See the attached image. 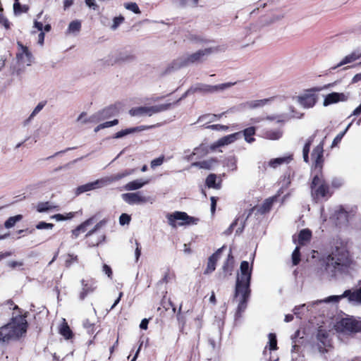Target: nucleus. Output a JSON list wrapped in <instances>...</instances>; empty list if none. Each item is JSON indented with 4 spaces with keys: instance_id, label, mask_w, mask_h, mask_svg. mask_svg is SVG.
Wrapping results in <instances>:
<instances>
[{
    "instance_id": "61",
    "label": "nucleus",
    "mask_w": 361,
    "mask_h": 361,
    "mask_svg": "<svg viewBox=\"0 0 361 361\" xmlns=\"http://www.w3.org/2000/svg\"><path fill=\"white\" fill-rule=\"evenodd\" d=\"M44 105L42 104H38L37 106L34 109L32 112L30 114V118L34 117L37 115L43 108Z\"/></svg>"
},
{
    "instance_id": "31",
    "label": "nucleus",
    "mask_w": 361,
    "mask_h": 361,
    "mask_svg": "<svg viewBox=\"0 0 361 361\" xmlns=\"http://www.w3.org/2000/svg\"><path fill=\"white\" fill-rule=\"evenodd\" d=\"M312 237V232L307 229H302L298 235V243L300 245H305L307 243H308Z\"/></svg>"
},
{
    "instance_id": "8",
    "label": "nucleus",
    "mask_w": 361,
    "mask_h": 361,
    "mask_svg": "<svg viewBox=\"0 0 361 361\" xmlns=\"http://www.w3.org/2000/svg\"><path fill=\"white\" fill-rule=\"evenodd\" d=\"M171 104H163L154 106H139L130 110L132 116H152L160 111H166L171 107Z\"/></svg>"
},
{
    "instance_id": "1",
    "label": "nucleus",
    "mask_w": 361,
    "mask_h": 361,
    "mask_svg": "<svg viewBox=\"0 0 361 361\" xmlns=\"http://www.w3.org/2000/svg\"><path fill=\"white\" fill-rule=\"evenodd\" d=\"M240 273L238 275L234 300L238 302L235 316L240 317L247 307V302L250 296V283L252 269L247 261H243L240 267Z\"/></svg>"
},
{
    "instance_id": "29",
    "label": "nucleus",
    "mask_w": 361,
    "mask_h": 361,
    "mask_svg": "<svg viewBox=\"0 0 361 361\" xmlns=\"http://www.w3.org/2000/svg\"><path fill=\"white\" fill-rule=\"evenodd\" d=\"M221 114H205L199 117L197 122L203 125L214 122L222 116Z\"/></svg>"
},
{
    "instance_id": "64",
    "label": "nucleus",
    "mask_w": 361,
    "mask_h": 361,
    "mask_svg": "<svg viewBox=\"0 0 361 361\" xmlns=\"http://www.w3.org/2000/svg\"><path fill=\"white\" fill-rule=\"evenodd\" d=\"M103 271L108 276L109 278H111L112 271L110 267L107 264L103 265Z\"/></svg>"
},
{
    "instance_id": "23",
    "label": "nucleus",
    "mask_w": 361,
    "mask_h": 361,
    "mask_svg": "<svg viewBox=\"0 0 361 361\" xmlns=\"http://www.w3.org/2000/svg\"><path fill=\"white\" fill-rule=\"evenodd\" d=\"M361 58V52L359 51H353L350 53V54L345 56L342 61L338 63L336 66L333 67V69H336L338 67H340L341 66L353 63L355 61Z\"/></svg>"
},
{
    "instance_id": "5",
    "label": "nucleus",
    "mask_w": 361,
    "mask_h": 361,
    "mask_svg": "<svg viewBox=\"0 0 361 361\" xmlns=\"http://www.w3.org/2000/svg\"><path fill=\"white\" fill-rule=\"evenodd\" d=\"M336 330L344 334L357 333L361 331V321L353 317H345L337 322Z\"/></svg>"
},
{
    "instance_id": "2",
    "label": "nucleus",
    "mask_w": 361,
    "mask_h": 361,
    "mask_svg": "<svg viewBox=\"0 0 361 361\" xmlns=\"http://www.w3.org/2000/svg\"><path fill=\"white\" fill-rule=\"evenodd\" d=\"M27 328V322L25 316L13 317L8 324L0 328L1 339H3V343L18 339L25 334Z\"/></svg>"
},
{
    "instance_id": "60",
    "label": "nucleus",
    "mask_w": 361,
    "mask_h": 361,
    "mask_svg": "<svg viewBox=\"0 0 361 361\" xmlns=\"http://www.w3.org/2000/svg\"><path fill=\"white\" fill-rule=\"evenodd\" d=\"M85 1L86 5L93 10H96L98 7L94 0H85Z\"/></svg>"
},
{
    "instance_id": "46",
    "label": "nucleus",
    "mask_w": 361,
    "mask_h": 361,
    "mask_svg": "<svg viewBox=\"0 0 361 361\" xmlns=\"http://www.w3.org/2000/svg\"><path fill=\"white\" fill-rule=\"evenodd\" d=\"M124 7L127 10L131 11L136 14L141 13L137 4L135 2L126 3L124 4Z\"/></svg>"
},
{
    "instance_id": "36",
    "label": "nucleus",
    "mask_w": 361,
    "mask_h": 361,
    "mask_svg": "<svg viewBox=\"0 0 361 361\" xmlns=\"http://www.w3.org/2000/svg\"><path fill=\"white\" fill-rule=\"evenodd\" d=\"M283 131L279 129L267 130L264 134V137L271 140H277L282 137Z\"/></svg>"
},
{
    "instance_id": "53",
    "label": "nucleus",
    "mask_w": 361,
    "mask_h": 361,
    "mask_svg": "<svg viewBox=\"0 0 361 361\" xmlns=\"http://www.w3.org/2000/svg\"><path fill=\"white\" fill-rule=\"evenodd\" d=\"M130 216L127 214H122L119 217V223L121 225H128L130 221Z\"/></svg>"
},
{
    "instance_id": "51",
    "label": "nucleus",
    "mask_w": 361,
    "mask_h": 361,
    "mask_svg": "<svg viewBox=\"0 0 361 361\" xmlns=\"http://www.w3.org/2000/svg\"><path fill=\"white\" fill-rule=\"evenodd\" d=\"M78 261V256L74 255L68 254L66 257V259L65 260V265L68 267H70L73 262H75Z\"/></svg>"
},
{
    "instance_id": "30",
    "label": "nucleus",
    "mask_w": 361,
    "mask_h": 361,
    "mask_svg": "<svg viewBox=\"0 0 361 361\" xmlns=\"http://www.w3.org/2000/svg\"><path fill=\"white\" fill-rule=\"evenodd\" d=\"M57 208V206L54 205L52 203L49 202H39L36 206V209L39 213L47 212L56 209Z\"/></svg>"
},
{
    "instance_id": "39",
    "label": "nucleus",
    "mask_w": 361,
    "mask_h": 361,
    "mask_svg": "<svg viewBox=\"0 0 361 361\" xmlns=\"http://www.w3.org/2000/svg\"><path fill=\"white\" fill-rule=\"evenodd\" d=\"M233 258L231 255V252L230 251L229 254L228 255V257L226 259V262L224 263L223 266V270L224 272V277L226 276V274H228L229 275L231 274V271L233 268Z\"/></svg>"
},
{
    "instance_id": "63",
    "label": "nucleus",
    "mask_w": 361,
    "mask_h": 361,
    "mask_svg": "<svg viewBox=\"0 0 361 361\" xmlns=\"http://www.w3.org/2000/svg\"><path fill=\"white\" fill-rule=\"evenodd\" d=\"M75 0H63V8L64 11L68 9L74 3Z\"/></svg>"
},
{
    "instance_id": "37",
    "label": "nucleus",
    "mask_w": 361,
    "mask_h": 361,
    "mask_svg": "<svg viewBox=\"0 0 361 361\" xmlns=\"http://www.w3.org/2000/svg\"><path fill=\"white\" fill-rule=\"evenodd\" d=\"M94 221V218H90L89 219L84 221L80 226H78L75 230L73 231V235L77 238L80 232H85L86 227L90 226Z\"/></svg>"
},
{
    "instance_id": "15",
    "label": "nucleus",
    "mask_w": 361,
    "mask_h": 361,
    "mask_svg": "<svg viewBox=\"0 0 361 361\" xmlns=\"http://www.w3.org/2000/svg\"><path fill=\"white\" fill-rule=\"evenodd\" d=\"M104 178L96 180L93 182L78 186L75 191L76 195H79L83 192L91 191L105 186Z\"/></svg>"
},
{
    "instance_id": "52",
    "label": "nucleus",
    "mask_w": 361,
    "mask_h": 361,
    "mask_svg": "<svg viewBox=\"0 0 361 361\" xmlns=\"http://www.w3.org/2000/svg\"><path fill=\"white\" fill-rule=\"evenodd\" d=\"M164 156H161L157 159H153L150 163L151 168L154 169L157 166H161L164 163Z\"/></svg>"
},
{
    "instance_id": "24",
    "label": "nucleus",
    "mask_w": 361,
    "mask_h": 361,
    "mask_svg": "<svg viewBox=\"0 0 361 361\" xmlns=\"http://www.w3.org/2000/svg\"><path fill=\"white\" fill-rule=\"evenodd\" d=\"M217 164V160L214 158H211L202 161L193 162L191 166L198 167L200 169L210 170L212 169Z\"/></svg>"
},
{
    "instance_id": "59",
    "label": "nucleus",
    "mask_w": 361,
    "mask_h": 361,
    "mask_svg": "<svg viewBox=\"0 0 361 361\" xmlns=\"http://www.w3.org/2000/svg\"><path fill=\"white\" fill-rule=\"evenodd\" d=\"M207 128L212 129V130H228V127L227 126H223V125H212L207 127Z\"/></svg>"
},
{
    "instance_id": "13",
    "label": "nucleus",
    "mask_w": 361,
    "mask_h": 361,
    "mask_svg": "<svg viewBox=\"0 0 361 361\" xmlns=\"http://www.w3.org/2000/svg\"><path fill=\"white\" fill-rule=\"evenodd\" d=\"M311 92L312 90H309L306 93L296 97V102L303 108H312L317 102V95Z\"/></svg>"
},
{
    "instance_id": "33",
    "label": "nucleus",
    "mask_w": 361,
    "mask_h": 361,
    "mask_svg": "<svg viewBox=\"0 0 361 361\" xmlns=\"http://www.w3.org/2000/svg\"><path fill=\"white\" fill-rule=\"evenodd\" d=\"M216 175L214 173L209 174L207 178L205 183L208 188L214 189H219L221 188V181L216 182Z\"/></svg>"
},
{
    "instance_id": "48",
    "label": "nucleus",
    "mask_w": 361,
    "mask_h": 361,
    "mask_svg": "<svg viewBox=\"0 0 361 361\" xmlns=\"http://www.w3.org/2000/svg\"><path fill=\"white\" fill-rule=\"evenodd\" d=\"M107 223V219H104L102 221H100L99 223H97L94 228L90 230L87 234L86 236H90L92 235L94 232H96L97 230L100 229L102 226H104Z\"/></svg>"
},
{
    "instance_id": "17",
    "label": "nucleus",
    "mask_w": 361,
    "mask_h": 361,
    "mask_svg": "<svg viewBox=\"0 0 361 361\" xmlns=\"http://www.w3.org/2000/svg\"><path fill=\"white\" fill-rule=\"evenodd\" d=\"M18 46L20 48L19 52L17 54L18 60L23 64L30 65L31 63V54L27 48L19 42H18Z\"/></svg>"
},
{
    "instance_id": "38",
    "label": "nucleus",
    "mask_w": 361,
    "mask_h": 361,
    "mask_svg": "<svg viewBox=\"0 0 361 361\" xmlns=\"http://www.w3.org/2000/svg\"><path fill=\"white\" fill-rule=\"evenodd\" d=\"M150 127L141 126V127H139V128H128V129L123 130L117 132L115 134L114 137L115 138H120V137H123V136H125L126 135H128V134H130L131 133H134V132H136V131H140V130L148 129Z\"/></svg>"
},
{
    "instance_id": "34",
    "label": "nucleus",
    "mask_w": 361,
    "mask_h": 361,
    "mask_svg": "<svg viewBox=\"0 0 361 361\" xmlns=\"http://www.w3.org/2000/svg\"><path fill=\"white\" fill-rule=\"evenodd\" d=\"M59 333L66 338L69 339L73 336V332L71 330L65 319H63L62 324L59 328Z\"/></svg>"
},
{
    "instance_id": "40",
    "label": "nucleus",
    "mask_w": 361,
    "mask_h": 361,
    "mask_svg": "<svg viewBox=\"0 0 361 361\" xmlns=\"http://www.w3.org/2000/svg\"><path fill=\"white\" fill-rule=\"evenodd\" d=\"M255 127H249L242 131L247 142L252 143L255 141V138L252 136L255 133Z\"/></svg>"
},
{
    "instance_id": "49",
    "label": "nucleus",
    "mask_w": 361,
    "mask_h": 361,
    "mask_svg": "<svg viewBox=\"0 0 361 361\" xmlns=\"http://www.w3.org/2000/svg\"><path fill=\"white\" fill-rule=\"evenodd\" d=\"M351 125H352V123H349L343 132H342L336 135V137L333 140L332 145H331L332 147L336 146L338 142H340V141L343 138V135L346 133V132L348 131V130L349 129V128L350 127Z\"/></svg>"
},
{
    "instance_id": "45",
    "label": "nucleus",
    "mask_w": 361,
    "mask_h": 361,
    "mask_svg": "<svg viewBox=\"0 0 361 361\" xmlns=\"http://www.w3.org/2000/svg\"><path fill=\"white\" fill-rule=\"evenodd\" d=\"M125 20V18L123 16L120 15L119 16L114 17L113 18L112 24L110 26V28L112 30H116L118 27L120 25H121Z\"/></svg>"
},
{
    "instance_id": "3",
    "label": "nucleus",
    "mask_w": 361,
    "mask_h": 361,
    "mask_svg": "<svg viewBox=\"0 0 361 361\" xmlns=\"http://www.w3.org/2000/svg\"><path fill=\"white\" fill-rule=\"evenodd\" d=\"M212 52H214V49L212 48H208L199 50L190 55L187 54L180 56L168 65L164 73H170L172 71L178 70L192 63L200 62L204 58V56L209 55Z\"/></svg>"
},
{
    "instance_id": "35",
    "label": "nucleus",
    "mask_w": 361,
    "mask_h": 361,
    "mask_svg": "<svg viewBox=\"0 0 361 361\" xmlns=\"http://www.w3.org/2000/svg\"><path fill=\"white\" fill-rule=\"evenodd\" d=\"M276 196H273L267 199L260 207L259 212L262 214L268 212L271 209L274 202L276 201Z\"/></svg>"
},
{
    "instance_id": "42",
    "label": "nucleus",
    "mask_w": 361,
    "mask_h": 361,
    "mask_svg": "<svg viewBox=\"0 0 361 361\" xmlns=\"http://www.w3.org/2000/svg\"><path fill=\"white\" fill-rule=\"evenodd\" d=\"M23 219V216L20 215V214H18V215H16V216H11V217H9L5 222L4 224V226L6 228H12L13 226H14V225L16 224V223H17L18 221H20L21 219Z\"/></svg>"
},
{
    "instance_id": "57",
    "label": "nucleus",
    "mask_w": 361,
    "mask_h": 361,
    "mask_svg": "<svg viewBox=\"0 0 361 361\" xmlns=\"http://www.w3.org/2000/svg\"><path fill=\"white\" fill-rule=\"evenodd\" d=\"M2 8L0 9V24L4 25L6 29L10 27V23L8 20L1 14Z\"/></svg>"
},
{
    "instance_id": "20",
    "label": "nucleus",
    "mask_w": 361,
    "mask_h": 361,
    "mask_svg": "<svg viewBox=\"0 0 361 361\" xmlns=\"http://www.w3.org/2000/svg\"><path fill=\"white\" fill-rule=\"evenodd\" d=\"M224 246L221 247V248L218 249L217 251L214 253L208 259L207 262V267L205 270V274H209L215 270L216 267V262H217L218 259L220 257V255L223 250L224 249Z\"/></svg>"
},
{
    "instance_id": "21",
    "label": "nucleus",
    "mask_w": 361,
    "mask_h": 361,
    "mask_svg": "<svg viewBox=\"0 0 361 361\" xmlns=\"http://www.w3.org/2000/svg\"><path fill=\"white\" fill-rule=\"evenodd\" d=\"M149 179H136L132 181L128 182L127 184L125 185L124 189L126 190L132 191V190H136L142 188L144 185L149 183Z\"/></svg>"
},
{
    "instance_id": "6",
    "label": "nucleus",
    "mask_w": 361,
    "mask_h": 361,
    "mask_svg": "<svg viewBox=\"0 0 361 361\" xmlns=\"http://www.w3.org/2000/svg\"><path fill=\"white\" fill-rule=\"evenodd\" d=\"M169 224L176 228L177 226L176 221H179V226L185 225H196L197 224L199 219L195 217L188 216L185 212H175L172 214H169L166 216Z\"/></svg>"
},
{
    "instance_id": "19",
    "label": "nucleus",
    "mask_w": 361,
    "mask_h": 361,
    "mask_svg": "<svg viewBox=\"0 0 361 361\" xmlns=\"http://www.w3.org/2000/svg\"><path fill=\"white\" fill-rule=\"evenodd\" d=\"M135 172L134 169H128L125 170L122 172L118 173L116 174L112 175L111 176L103 178L105 185H107L108 184H110L113 182L118 181L126 176H128L131 174H133Z\"/></svg>"
},
{
    "instance_id": "44",
    "label": "nucleus",
    "mask_w": 361,
    "mask_h": 361,
    "mask_svg": "<svg viewBox=\"0 0 361 361\" xmlns=\"http://www.w3.org/2000/svg\"><path fill=\"white\" fill-rule=\"evenodd\" d=\"M134 59V56L128 51H121L118 54L117 61H129Z\"/></svg>"
},
{
    "instance_id": "28",
    "label": "nucleus",
    "mask_w": 361,
    "mask_h": 361,
    "mask_svg": "<svg viewBox=\"0 0 361 361\" xmlns=\"http://www.w3.org/2000/svg\"><path fill=\"white\" fill-rule=\"evenodd\" d=\"M274 97L263 99L253 100L247 102L246 106L250 109H256L262 107L273 100Z\"/></svg>"
},
{
    "instance_id": "10",
    "label": "nucleus",
    "mask_w": 361,
    "mask_h": 361,
    "mask_svg": "<svg viewBox=\"0 0 361 361\" xmlns=\"http://www.w3.org/2000/svg\"><path fill=\"white\" fill-rule=\"evenodd\" d=\"M114 113V109L111 107L104 109L93 115H92L87 119H83L85 116V113H82L78 118V121H80L82 123H98L103 120L110 118Z\"/></svg>"
},
{
    "instance_id": "18",
    "label": "nucleus",
    "mask_w": 361,
    "mask_h": 361,
    "mask_svg": "<svg viewBox=\"0 0 361 361\" xmlns=\"http://www.w3.org/2000/svg\"><path fill=\"white\" fill-rule=\"evenodd\" d=\"M348 99V96L344 93L332 92L326 96L323 104L326 106L338 102H344Z\"/></svg>"
},
{
    "instance_id": "11",
    "label": "nucleus",
    "mask_w": 361,
    "mask_h": 361,
    "mask_svg": "<svg viewBox=\"0 0 361 361\" xmlns=\"http://www.w3.org/2000/svg\"><path fill=\"white\" fill-rule=\"evenodd\" d=\"M312 195L314 198L325 197L329 192L328 185L325 184L322 176L316 175L311 185Z\"/></svg>"
},
{
    "instance_id": "41",
    "label": "nucleus",
    "mask_w": 361,
    "mask_h": 361,
    "mask_svg": "<svg viewBox=\"0 0 361 361\" xmlns=\"http://www.w3.org/2000/svg\"><path fill=\"white\" fill-rule=\"evenodd\" d=\"M208 153L207 147L203 145H200L198 147H195L194 149L193 152L187 157L188 160H191L192 157L195 154H200L201 156H204Z\"/></svg>"
},
{
    "instance_id": "9",
    "label": "nucleus",
    "mask_w": 361,
    "mask_h": 361,
    "mask_svg": "<svg viewBox=\"0 0 361 361\" xmlns=\"http://www.w3.org/2000/svg\"><path fill=\"white\" fill-rule=\"evenodd\" d=\"M360 288L356 291L351 292L350 290H345L341 295H331L327 297L326 298L322 300H318L316 302H334L337 303L340 301L341 299L343 298H348L349 301L350 302H361V281H360Z\"/></svg>"
},
{
    "instance_id": "43",
    "label": "nucleus",
    "mask_w": 361,
    "mask_h": 361,
    "mask_svg": "<svg viewBox=\"0 0 361 361\" xmlns=\"http://www.w3.org/2000/svg\"><path fill=\"white\" fill-rule=\"evenodd\" d=\"M118 123V121L117 119H114V120H113L111 121H106V122H104L103 123H101V124L98 125L94 128V131L95 133H97L98 131H99L102 129L109 128V127H111L113 126H116Z\"/></svg>"
},
{
    "instance_id": "16",
    "label": "nucleus",
    "mask_w": 361,
    "mask_h": 361,
    "mask_svg": "<svg viewBox=\"0 0 361 361\" xmlns=\"http://www.w3.org/2000/svg\"><path fill=\"white\" fill-rule=\"evenodd\" d=\"M241 132L235 133L226 136H224L219 140H218L216 142H214L210 145V149L212 150H215L216 148L223 147L225 145H230L233 142H234L235 140L239 139L240 137Z\"/></svg>"
},
{
    "instance_id": "62",
    "label": "nucleus",
    "mask_w": 361,
    "mask_h": 361,
    "mask_svg": "<svg viewBox=\"0 0 361 361\" xmlns=\"http://www.w3.org/2000/svg\"><path fill=\"white\" fill-rule=\"evenodd\" d=\"M312 140H313V137H310L308 140L307 142L305 145V146L303 147V150H302L303 154H309L310 147V145L312 142Z\"/></svg>"
},
{
    "instance_id": "22",
    "label": "nucleus",
    "mask_w": 361,
    "mask_h": 361,
    "mask_svg": "<svg viewBox=\"0 0 361 361\" xmlns=\"http://www.w3.org/2000/svg\"><path fill=\"white\" fill-rule=\"evenodd\" d=\"M80 283H81L82 288L80 293V300H84L85 298L88 294L94 291V290L96 289V286L94 285V283H90L84 279H82Z\"/></svg>"
},
{
    "instance_id": "55",
    "label": "nucleus",
    "mask_w": 361,
    "mask_h": 361,
    "mask_svg": "<svg viewBox=\"0 0 361 361\" xmlns=\"http://www.w3.org/2000/svg\"><path fill=\"white\" fill-rule=\"evenodd\" d=\"M269 346L271 350H276V336L273 334H269Z\"/></svg>"
},
{
    "instance_id": "4",
    "label": "nucleus",
    "mask_w": 361,
    "mask_h": 361,
    "mask_svg": "<svg viewBox=\"0 0 361 361\" xmlns=\"http://www.w3.org/2000/svg\"><path fill=\"white\" fill-rule=\"evenodd\" d=\"M302 116L303 114L298 113L294 106L288 105L280 114L267 116L265 119L269 121H275L277 124H284L292 118H300Z\"/></svg>"
},
{
    "instance_id": "54",
    "label": "nucleus",
    "mask_w": 361,
    "mask_h": 361,
    "mask_svg": "<svg viewBox=\"0 0 361 361\" xmlns=\"http://www.w3.org/2000/svg\"><path fill=\"white\" fill-rule=\"evenodd\" d=\"M54 227L53 224L50 223H46L44 221H41L39 224L36 225V228L41 230V229H52Z\"/></svg>"
},
{
    "instance_id": "58",
    "label": "nucleus",
    "mask_w": 361,
    "mask_h": 361,
    "mask_svg": "<svg viewBox=\"0 0 361 361\" xmlns=\"http://www.w3.org/2000/svg\"><path fill=\"white\" fill-rule=\"evenodd\" d=\"M11 57V54L9 52H6L0 57V69L2 68L4 65L6 61Z\"/></svg>"
},
{
    "instance_id": "7",
    "label": "nucleus",
    "mask_w": 361,
    "mask_h": 361,
    "mask_svg": "<svg viewBox=\"0 0 361 361\" xmlns=\"http://www.w3.org/2000/svg\"><path fill=\"white\" fill-rule=\"evenodd\" d=\"M348 255L344 249L337 248L335 252L327 256L326 267L334 269H339L341 266H344L348 263Z\"/></svg>"
},
{
    "instance_id": "27",
    "label": "nucleus",
    "mask_w": 361,
    "mask_h": 361,
    "mask_svg": "<svg viewBox=\"0 0 361 361\" xmlns=\"http://www.w3.org/2000/svg\"><path fill=\"white\" fill-rule=\"evenodd\" d=\"M81 30V21L79 20H75L71 21L66 31V35H77Z\"/></svg>"
},
{
    "instance_id": "32",
    "label": "nucleus",
    "mask_w": 361,
    "mask_h": 361,
    "mask_svg": "<svg viewBox=\"0 0 361 361\" xmlns=\"http://www.w3.org/2000/svg\"><path fill=\"white\" fill-rule=\"evenodd\" d=\"M97 322L96 317L93 315L91 317L87 318L83 320L82 326L90 334L93 333L94 331V326Z\"/></svg>"
},
{
    "instance_id": "12",
    "label": "nucleus",
    "mask_w": 361,
    "mask_h": 361,
    "mask_svg": "<svg viewBox=\"0 0 361 361\" xmlns=\"http://www.w3.org/2000/svg\"><path fill=\"white\" fill-rule=\"evenodd\" d=\"M234 83L226 82L217 85H200L195 87V92H200L203 93H214L218 92L224 91L226 89L231 87Z\"/></svg>"
},
{
    "instance_id": "26",
    "label": "nucleus",
    "mask_w": 361,
    "mask_h": 361,
    "mask_svg": "<svg viewBox=\"0 0 361 361\" xmlns=\"http://www.w3.org/2000/svg\"><path fill=\"white\" fill-rule=\"evenodd\" d=\"M292 159V155L272 159L269 161V166L273 169H276L280 165L289 164Z\"/></svg>"
},
{
    "instance_id": "50",
    "label": "nucleus",
    "mask_w": 361,
    "mask_h": 361,
    "mask_svg": "<svg viewBox=\"0 0 361 361\" xmlns=\"http://www.w3.org/2000/svg\"><path fill=\"white\" fill-rule=\"evenodd\" d=\"M300 249L299 247H296L292 254V261L293 265H297L300 262Z\"/></svg>"
},
{
    "instance_id": "25",
    "label": "nucleus",
    "mask_w": 361,
    "mask_h": 361,
    "mask_svg": "<svg viewBox=\"0 0 361 361\" xmlns=\"http://www.w3.org/2000/svg\"><path fill=\"white\" fill-rule=\"evenodd\" d=\"M323 147L324 143L323 141L318 145L313 150L312 153V157L315 161V166H320V164L322 161V157H323Z\"/></svg>"
},
{
    "instance_id": "14",
    "label": "nucleus",
    "mask_w": 361,
    "mask_h": 361,
    "mask_svg": "<svg viewBox=\"0 0 361 361\" xmlns=\"http://www.w3.org/2000/svg\"><path fill=\"white\" fill-rule=\"evenodd\" d=\"M121 197L129 204H145L149 201V198L143 196L140 192L124 193Z\"/></svg>"
},
{
    "instance_id": "47",
    "label": "nucleus",
    "mask_w": 361,
    "mask_h": 361,
    "mask_svg": "<svg viewBox=\"0 0 361 361\" xmlns=\"http://www.w3.org/2000/svg\"><path fill=\"white\" fill-rule=\"evenodd\" d=\"M27 10V7L26 6H22L20 2L14 3L13 4V11L16 15L20 14L22 13L26 12Z\"/></svg>"
},
{
    "instance_id": "56",
    "label": "nucleus",
    "mask_w": 361,
    "mask_h": 361,
    "mask_svg": "<svg viewBox=\"0 0 361 361\" xmlns=\"http://www.w3.org/2000/svg\"><path fill=\"white\" fill-rule=\"evenodd\" d=\"M73 217V214L70 212L67 214V216H63L62 214H55L54 216H51L52 219H56V221H63V220H66V219H71Z\"/></svg>"
}]
</instances>
